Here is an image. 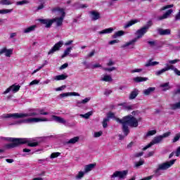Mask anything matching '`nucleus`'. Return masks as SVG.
<instances>
[{"instance_id": "1", "label": "nucleus", "mask_w": 180, "mask_h": 180, "mask_svg": "<svg viewBox=\"0 0 180 180\" xmlns=\"http://www.w3.org/2000/svg\"><path fill=\"white\" fill-rule=\"evenodd\" d=\"M38 112V113H37ZM41 115L42 116H47L49 115L48 112H44V109H30L28 110V112H15V113H9V114H3L1 117L3 119H25V117H33L34 116H37L38 115Z\"/></svg>"}, {"instance_id": "2", "label": "nucleus", "mask_w": 180, "mask_h": 180, "mask_svg": "<svg viewBox=\"0 0 180 180\" xmlns=\"http://www.w3.org/2000/svg\"><path fill=\"white\" fill-rule=\"evenodd\" d=\"M116 122L122 124V131L125 133V136H128L129 133H130L129 126V127H137L139 126V120L131 115H127L122 120L116 118Z\"/></svg>"}, {"instance_id": "3", "label": "nucleus", "mask_w": 180, "mask_h": 180, "mask_svg": "<svg viewBox=\"0 0 180 180\" xmlns=\"http://www.w3.org/2000/svg\"><path fill=\"white\" fill-rule=\"evenodd\" d=\"M153 26V21L150 20L148 22L147 25L141 27V29L138 30L136 32V38H134V39H131V41L127 42L125 44L122 46L124 49L126 47H129V46H131L129 49H134V43L139 40V39H141L144 34H146L147 32H148V30L150 27Z\"/></svg>"}, {"instance_id": "4", "label": "nucleus", "mask_w": 180, "mask_h": 180, "mask_svg": "<svg viewBox=\"0 0 180 180\" xmlns=\"http://www.w3.org/2000/svg\"><path fill=\"white\" fill-rule=\"evenodd\" d=\"M3 140H6L7 141H11V143L5 145L6 148H15L20 146V144H26L27 143V139L22 138H2Z\"/></svg>"}, {"instance_id": "5", "label": "nucleus", "mask_w": 180, "mask_h": 180, "mask_svg": "<svg viewBox=\"0 0 180 180\" xmlns=\"http://www.w3.org/2000/svg\"><path fill=\"white\" fill-rule=\"evenodd\" d=\"M176 160H172L168 162H165L158 165V168L154 170L155 175L156 176H160L161 175V171H167L169 168H171Z\"/></svg>"}, {"instance_id": "6", "label": "nucleus", "mask_w": 180, "mask_h": 180, "mask_svg": "<svg viewBox=\"0 0 180 180\" xmlns=\"http://www.w3.org/2000/svg\"><path fill=\"white\" fill-rule=\"evenodd\" d=\"M169 136H171V132L167 131L162 135L155 136L152 141L143 148V151H146V150L150 148V147L154 146V144H160V143H161L164 139H166V137H169Z\"/></svg>"}, {"instance_id": "7", "label": "nucleus", "mask_w": 180, "mask_h": 180, "mask_svg": "<svg viewBox=\"0 0 180 180\" xmlns=\"http://www.w3.org/2000/svg\"><path fill=\"white\" fill-rule=\"evenodd\" d=\"M39 122H50V120L47 118H37L30 117L25 120H21L15 123V124H22V123L31 124V123H39Z\"/></svg>"}, {"instance_id": "8", "label": "nucleus", "mask_w": 180, "mask_h": 180, "mask_svg": "<svg viewBox=\"0 0 180 180\" xmlns=\"http://www.w3.org/2000/svg\"><path fill=\"white\" fill-rule=\"evenodd\" d=\"M58 12H60L61 16L59 18H55L52 19V23H56V26L60 27V26L63 25V22L64 21V18H65V12L64 11V8H56Z\"/></svg>"}, {"instance_id": "9", "label": "nucleus", "mask_w": 180, "mask_h": 180, "mask_svg": "<svg viewBox=\"0 0 180 180\" xmlns=\"http://www.w3.org/2000/svg\"><path fill=\"white\" fill-rule=\"evenodd\" d=\"M127 174H129V171L127 170L115 171L112 175L110 176V178H119L120 179H124V178L127 176Z\"/></svg>"}, {"instance_id": "10", "label": "nucleus", "mask_w": 180, "mask_h": 180, "mask_svg": "<svg viewBox=\"0 0 180 180\" xmlns=\"http://www.w3.org/2000/svg\"><path fill=\"white\" fill-rule=\"evenodd\" d=\"M62 46H64V41H59L49 50L48 54L50 56L54 54L56 51H60Z\"/></svg>"}, {"instance_id": "11", "label": "nucleus", "mask_w": 180, "mask_h": 180, "mask_svg": "<svg viewBox=\"0 0 180 180\" xmlns=\"http://www.w3.org/2000/svg\"><path fill=\"white\" fill-rule=\"evenodd\" d=\"M19 89H20V85L13 84L3 92V95H6V94H9L11 91H13V94H16V92L19 91Z\"/></svg>"}, {"instance_id": "12", "label": "nucleus", "mask_w": 180, "mask_h": 180, "mask_svg": "<svg viewBox=\"0 0 180 180\" xmlns=\"http://www.w3.org/2000/svg\"><path fill=\"white\" fill-rule=\"evenodd\" d=\"M1 54H5L6 57H11V56H12V54H13V49H6V47H4L1 49H0V56H1Z\"/></svg>"}, {"instance_id": "13", "label": "nucleus", "mask_w": 180, "mask_h": 180, "mask_svg": "<svg viewBox=\"0 0 180 180\" xmlns=\"http://www.w3.org/2000/svg\"><path fill=\"white\" fill-rule=\"evenodd\" d=\"M38 20L41 25H44L45 27L47 29L51 27V25H53L52 19H39Z\"/></svg>"}, {"instance_id": "14", "label": "nucleus", "mask_w": 180, "mask_h": 180, "mask_svg": "<svg viewBox=\"0 0 180 180\" xmlns=\"http://www.w3.org/2000/svg\"><path fill=\"white\" fill-rule=\"evenodd\" d=\"M89 15L91 20L95 21L101 19V13L96 11H89Z\"/></svg>"}, {"instance_id": "15", "label": "nucleus", "mask_w": 180, "mask_h": 180, "mask_svg": "<svg viewBox=\"0 0 180 180\" xmlns=\"http://www.w3.org/2000/svg\"><path fill=\"white\" fill-rule=\"evenodd\" d=\"M139 94H140V91L137 89H134L129 94V99L130 101H133V99H136L137 96H139Z\"/></svg>"}, {"instance_id": "16", "label": "nucleus", "mask_w": 180, "mask_h": 180, "mask_svg": "<svg viewBox=\"0 0 180 180\" xmlns=\"http://www.w3.org/2000/svg\"><path fill=\"white\" fill-rule=\"evenodd\" d=\"M51 120H54V122H57L58 123H61L62 124H65V123H67V121L64 120V118L61 117H58L57 115H51Z\"/></svg>"}, {"instance_id": "17", "label": "nucleus", "mask_w": 180, "mask_h": 180, "mask_svg": "<svg viewBox=\"0 0 180 180\" xmlns=\"http://www.w3.org/2000/svg\"><path fill=\"white\" fill-rule=\"evenodd\" d=\"M71 50H72V46L66 48V49L63 52V54L61 56V58H65L67 56H70V57H77V55H70V53H71Z\"/></svg>"}, {"instance_id": "18", "label": "nucleus", "mask_w": 180, "mask_h": 180, "mask_svg": "<svg viewBox=\"0 0 180 180\" xmlns=\"http://www.w3.org/2000/svg\"><path fill=\"white\" fill-rule=\"evenodd\" d=\"M174 12L172 9L168 10L165 14L162 16L158 17V20H163V19H167L169 18V15Z\"/></svg>"}, {"instance_id": "19", "label": "nucleus", "mask_w": 180, "mask_h": 180, "mask_svg": "<svg viewBox=\"0 0 180 180\" xmlns=\"http://www.w3.org/2000/svg\"><path fill=\"white\" fill-rule=\"evenodd\" d=\"M160 88H161L162 91H163V92H165L167 91H169V89H171V86H169V82H165V83H162L160 85Z\"/></svg>"}, {"instance_id": "20", "label": "nucleus", "mask_w": 180, "mask_h": 180, "mask_svg": "<svg viewBox=\"0 0 180 180\" xmlns=\"http://www.w3.org/2000/svg\"><path fill=\"white\" fill-rule=\"evenodd\" d=\"M79 94L77 92H68V93H63L60 94V98H65L67 96H79Z\"/></svg>"}, {"instance_id": "21", "label": "nucleus", "mask_w": 180, "mask_h": 180, "mask_svg": "<svg viewBox=\"0 0 180 180\" xmlns=\"http://www.w3.org/2000/svg\"><path fill=\"white\" fill-rule=\"evenodd\" d=\"M158 32L159 34H160V36H167L168 34H171V30L169 29L164 30V29L160 28L158 30Z\"/></svg>"}, {"instance_id": "22", "label": "nucleus", "mask_w": 180, "mask_h": 180, "mask_svg": "<svg viewBox=\"0 0 180 180\" xmlns=\"http://www.w3.org/2000/svg\"><path fill=\"white\" fill-rule=\"evenodd\" d=\"M100 81H103V82H112L113 79L112 78V76L109 75H104L101 77Z\"/></svg>"}, {"instance_id": "23", "label": "nucleus", "mask_w": 180, "mask_h": 180, "mask_svg": "<svg viewBox=\"0 0 180 180\" xmlns=\"http://www.w3.org/2000/svg\"><path fill=\"white\" fill-rule=\"evenodd\" d=\"M37 27V25H31L27 28H25L23 30V33L27 34V33H32V32H34V30H36Z\"/></svg>"}, {"instance_id": "24", "label": "nucleus", "mask_w": 180, "mask_h": 180, "mask_svg": "<svg viewBox=\"0 0 180 180\" xmlns=\"http://www.w3.org/2000/svg\"><path fill=\"white\" fill-rule=\"evenodd\" d=\"M95 167H96V164L95 163H91L87 165L84 166V172L86 174H87V172H90V171H92V169H94V168H95Z\"/></svg>"}, {"instance_id": "25", "label": "nucleus", "mask_w": 180, "mask_h": 180, "mask_svg": "<svg viewBox=\"0 0 180 180\" xmlns=\"http://www.w3.org/2000/svg\"><path fill=\"white\" fill-rule=\"evenodd\" d=\"M68 78V76L66 75H56L53 77V79L55 81H64V79H67Z\"/></svg>"}, {"instance_id": "26", "label": "nucleus", "mask_w": 180, "mask_h": 180, "mask_svg": "<svg viewBox=\"0 0 180 180\" xmlns=\"http://www.w3.org/2000/svg\"><path fill=\"white\" fill-rule=\"evenodd\" d=\"M113 28L110 27L98 32V34H109L113 32Z\"/></svg>"}, {"instance_id": "27", "label": "nucleus", "mask_w": 180, "mask_h": 180, "mask_svg": "<svg viewBox=\"0 0 180 180\" xmlns=\"http://www.w3.org/2000/svg\"><path fill=\"white\" fill-rule=\"evenodd\" d=\"M160 64L158 61H153L152 60H149L145 64V67H154L155 65H158Z\"/></svg>"}, {"instance_id": "28", "label": "nucleus", "mask_w": 180, "mask_h": 180, "mask_svg": "<svg viewBox=\"0 0 180 180\" xmlns=\"http://www.w3.org/2000/svg\"><path fill=\"white\" fill-rule=\"evenodd\" d=\"M89 101H91V97H87L82 101H77V106H79L80 105H85V104L88 103V102H89Z\"/></svg>"}, {"instance_id": "29", "label": "nucleus", "mask_w": 180, "mask_h": 180, "mask_svg": "<svg viewBox=\"0 0 180 180\" xmlns=\"http://www.w3.org/2000/svg\"><path fill=\"white\" fill-rule=\"evenodd\" d=\"M139 20H130L124 25V28L127 29L130 27V26H133V25H136V23H139Z\"/></svg>"}, {"instance_id": "30", "label": "nucleus", "mask_w": 180, "mask_h": 180, "mask_svg": "<svg viewBox=\"0 0 180 180\" xmlns=\"http://www.w3.org/2000/svg\"><path fill=\"white\" fill-rule=\"evenodd\" d=\"M79 141V136H75L66 142V144H75Z\"/></svg>"}, {"instance_id": "31", "label": "nucleus", "mask_w": 180, "mask_h": 180, "mask_svg": "<svg viewBox=\"0 0 180 180\" xmlns=\"http://www.w3.org/2000/svg\"><path fill=\"white\" fill-rule=\"evenodd\" d=\"M134 82H144L146 81H148V77H136L134 79Z\"/></svg>"}, {"instance_id": "32", "label": "nucleus", "mask_w": 180, "mask_h": 180, "mask_svg": "<svg viewBox=\"0 0 180 180\" xmlns=\"http://www.w3.org/2000/svg\"><path fill=\"white\" fill-rule=\"evenodd\" d=\"M155 91V87H149L147 89L143 90L144 95L148 96L150 94H153Z\"/></svg>"}, {"instance_id": "33", "label": "nucleus", "mask_w": 180, "mask_h": 180, "mask_svg": "<svg viewBox=\"0 0 180 180\" xmlns=\"http://www.w3.org/2000/svg\"><path fill=\"white\" fill-rule=\"evenodd\" d=\"M94 115V111H89L86 114H81L79 116L80 117H83V119H89Z\"/></svg>"}, {"instance_id": "34", "label": "nucleus", "mask_w": 180, "mask_h": 180, "mask_svg": "<svg viewBox=\"0 0 180 180\" xmlns=\"http://www.w3.org/2000/svg\"><path fill=\"white\" fill-rule=\"evenodd\" d=\"M165 68L166 69V71H169V70H172L174 72L176 70V68H175L174 65H169V63H166Z\"/></svg>"}, {"instance_id": "35", "label": "nucleus", "mask_w": 180, "mask_h": 180, "mask_svg": "<svg viewBox=\"0 0 180 180\" xmlns=\"http://www.w3.org/2000/svg\"><path fill=\"white\" fill-rule=\"evenodd\" d=\"M85 174H86L85 172H82V171L79 172L78 174L75 176V179L77 180L82 179Z\"/></svg>"}, {"instance_id": "36", "label": "nucleus", "mask_w": 180, "mask_h": 180, "mask_svg": "<svg viewBox=\"0 0 180 180\" xmlns=\"http://www.w3.org/2000/svg\"><path fill=\"white\" fill-rule=\"evenodd\" d=\"M171 109L172 110H176V109H180V102L174 103V104H171Z\"/></svg>"}, {"instance_id": "37", "label": "nucleus", "mask_w": 180, "mask_h": 180, "mask_svg": "<svg viewBox=\"0 0 180 180\" xmlns=\"http://www.w3.org/2000/svg\"><path fill=\"white\" fill-rule=\"evenodd\" d=\"M123 34H124V32L120 30V31L115 32L112 35V37H113V39H117V37H120V36H123Z\"/></svg>"}, {"instance_id": "38", "label": "nucleus", "mask_w": 180, "mask_h": 180, "mask_svg": "<svg viewBox=\"0 0 180 180\" xmlns=\"http://www.w3.org/2000/svg\"><path fill=\"white\" fill-rule=\"evenodd\" d=\"M147 43L148 46H150V47H151L152 49H153V47H157L158 46L157 41H155V40L148 41Z\"/></svg>"}, {"instance_id": "39", "label": "nucleus", "mask_w": 180, "mask_h": 180, "mask_svg": "<svg viewBox=\"0 0 180 180\" xmlns=\"http://www.w3.org/2000/svg\"><path fill=\"white\" fill-rule=\"evenodd\" d=\"M13 12V9H2L0 10V15H6V13H11Z\"/></svg>"}, {"instance_id": "40", "label": "nucleus", "mask_w": 180, "mask_h": 180, "mask_svg": "<svg viewBox=\"0 0 180 180\" xmlns=\"http://www.w3.org/2000/svg\"><path fill=\"white\" fill-rule=\"evenodd\" d=\"M167 71V69H165V68H162V70H158L155 72V75L157 76V77H160V75H162V74H164V72H166Z\"/></svg>"}, {"instance_id": "41", "label": "nucleus", "mask_w": 180, "mask_h": 180, "mask_svg": "<svg viewBox=\"0 0 180 180\" xmlns=\"http://www.w3.org/2000/svg\"><path fill=\"white\" fill-rule=\"evenodd\" d=\"M144 165V160L141 159L139 162H136L134 164L135 168H139V167H141V165Z\"/></svg>"}, {"instance_id": "42", "label": "nucleus", "mask_w": 180, "mask_h": 180, "mask_svg": "<svg viewBox=\"0 0 180 180\" xmlns=\"http://www.w3.org/2000/svg\"><path fill=\"white\" fill-rule=\"evenodd\" d=\"M13 4L11 0H1L0 1V5H12Z\"/></svg>"}, {"instance_id": "43", "label": "nucleus", "mask_w": 180, "mask_h": 180, "mask_svg": "<svg viewBox=\"0 0 180 180\" xmlns=\"http://www.w3.org/2000/svg\"><path fill=\"white\" fill-rule=\"evenodd\" d=\"M154 134H157V130L155 129L148 131L146 134V137H150V136H154Z\"/></svg>"}, {"instance_id": "44", "label": "nucleus", "mask_w": 180, "mask_h": 180, "mask_svg": "<svg viewBox=\"0 0 180 180\" xmlns=\"http://www.w3.org/2000/svg\"><path fill=\"white\" fill-rule=\"evenodd\" d=\"M107 119H108V120H110V119H115L116 120V117H115V113L110 112L107 114Z\"/></svg>"}, {"instance_id": "45", "label": "nucleus", "mask_w": 180, "mask_h": 180, "mask_svg": "<svg viewBox=\"0 0 180 180\" xmlns=\"http://www.w3.org/2000/svg\"><path fill=\"white\" fill-rule=\"evenodd\" d=\"M29 147H37L39 146V143L37 142H30L29 141V139H27V142Z\"/></svg>"}, {"instance_id": "46", "label": "nucleus", "mask_w": 180, "mask_h": 180, "mask_svg": "<svg viewBox=\"0 0 180 180\" xmlns=\"http://www.w3.org/2000/svg\"><path fill=\"white\" fill-rule=\"evenodd\" d=\"M26 4H29V1L27 0H22L21 1H17L16 5L18 6H22V5H26Z\"/></svg>"}, {"instance_id": "47", "label": "nucleus", "mask_w": 180, "mask_h": 180, "mask_svg": "<svg viewBox=\"0 0 180 180\" xmlns=\"http://www.w3.org/2000/svg\"><path fill=\"white\" fill-rule=\"evenodd\" d=\"M179 59L169 60L167 61V64L173 65V64H176V63H179Z\"/></svg>"}, {"instance_id": "48", "label": "nucleus", "mask_w": 180, "mask_h": 180, "mask_svg": "<svg viewBox=\"0 0 180 180\" xmlns=\"http://www.w3.org/2000/svg\"><path fill=\"white\" fill-rule=\"evenodd\" d=\"M109 122V118H104L103 121V127L106 129L108 127V122Z\"/></svg>"}, {"instance_id": "49", "label": "nucleus", "mask_w": 180, "mask_h": 180, "mask_svg": "<svg viewBox=\"0 0 180 180\" xmlns=\"http://www.w3.org/2000/svg\"><path fill=\"white\" fill-rule=\"evenodd\" d=\"M95 56V49H93L86 56V58H91Z\"/></svg>"}, {"instance_id": "50", "label": "nucleus", "mask_w": 180, "mask_h": 180, "mask_svg": "<svg viewBox=\"0 0 180 180\" xmlns=\"http://www.w3.org/2000/svg\"><path fill=\"white\" fill-rule=\"evenodd\" d=\"M171 8H174V4L167 5L160 8V11H165V9H169Z\"/></svg>"}, {"instance_id": "51", "label": "nucleus", "mask_w": 180, "mask_h": 180, "mask_svg": "<svg viewBox=\"0 0 180 180\" xmlns=\"http://www.w3.org/2000/svg\"><path fill=\"white\" fill-rule=\"evenodd\" d=\"M61 153L56 152V153H53L51 155V158H57V157H59V155H60Z\"/></svg>"}, {"instance_id": "52", "label": "nucleus", "mask_w": 180, "mask_h": 180, "mask_svg": "<svg viewBox=\"0 0 180 180\" xmlns=\"http://www.w3.org/2000/svg\"><path fill=\"white\" fill-rule=\"evenodd\" d=\"M103 70L104 71H108L109 72H110L112 71H116V68L115 67H112L111 68H103Z\"/></svg>"}, {"instance_id": "53", "label": "nucleus", "mask_w": 180, "mask_h": 180, "mask_svg": "<svg viewBox=\"0 0 180 180\" xmlns=\"http://www.w3.org/2000/svg\"><path fill=\"white\" fill-rule=\"evenodd\" d=\"M65 88H67V86L63 85L60 87H58V88L55 89V91H56V92H58L60 91H64V89H65Z\"/></svg>"}, {"instance_id": "54", "label": "nucleus", "mask_w": 180, "mask_h": 180, "mask_svg": "<svg viewBox=\"0 0 180 180\" xmlns=\"http://www.w3.org/2000/svg\"><path fill=\"white\" fill-rule=\"evenodd\" d=\"M112 89H107L104 91V95H105V96H109L110 94H112Z\"/></svg>"}, {"instance_id": "55", "label": "nucleus", "mask_w": 180, "mask_h": 180, "mask_svg": "<svg viewBox=\"0 0 180 180\" xmlns=\"http://www.w3.org/2000/svg\"><path fill=\"white\" fill-rule=\"evenodd\" d=\"M39 82H40V80H37V79L33 80L32 82H31L30 83V86L37 85L39 84Z\"/></svg>"}, {"instance_id": "56", "label": "nucleus", "mask_w": 180, "mask_h": 180, "mask_svg": "<svg viewBox=\"0 0 180 180\" xmlns=\"http://www.w3.org/2000/svg\"><path fill=\"white\" fill-rule=\"evenodd\" d=\"M103 132L102 131H98V132H95L94 136V137H101V136H102Z\"/></svg>"}, {"instance_id": "57", "label": "nucleus", "mask_w": 180, "mask_h": 180, "mask_svg": "<svg viewBox=\"0 0 180 180\" xmlns=\"http://www.w3.org/2000/svg\"><path fill=\"white\" fill-rule=\"evenodd\" d=\"M43 67H44V65H42L39 68H37V70H34L32 72V75H33L36 74V72H37L38 71H40V70H41V68H43Z\"/></svg>"}, {"instance_id": "58", "label": "nucleus", "mask_w": 180, "mask_h": 180, "mask_svg": "<svg viewBox=\"0 0 180 180\" xmlns=\"http://www.w3.org/2000/svg\"><path fill=\"white\" fill-rule=\"evenodd\" d=\"M141 71H143V69H135L132 70L131 72V74H134V72H141Z\"/></svg>"}, {"instance_id": "59", "label": "nucleus", "mask_w": 180, "mask_h": 180, "mask_svg": "<svg viewBox=\"0 0 180 180\" xmlns=\"http://www.w3.org/2000/svg\"><path fill=\"white\" fill-rule=\"evenodd\" d=\"M107 65L108 67H112V65H115V62L112 61V60H110L107 63Z\"/></svg>"}, {"instance_id": "60", "label": "nucleus", "mask_w": 180, "mask_h": 180, "mask_svg": "<svg viewBox=\"0 0 180 180\" xmlns=\"http://www.w3.org/2000/svg\"><path fill=\"white\" fill-rule=\"evenodd\" d=\"M118 136L120 137V140H124V137L127 136L125 133H124V135L119 134Z\"/></svg>"}, {"instance_id": "61", "label": "nucleus", "mask_w": 180, "mask_h": 180, "mask_svg": "<svg viewBox=\"0 0 180 180\" xmlns=\"http://www.w3.org/2000/svg\"><path fill=\"white\" fill-rule=\"evenodd\" d=\"M74 43V41L72 40H69L65 43V46H71Z\"/></svg>"}, {"instance_id": "62", "label": "nucleus", "mask_w": 180, "mask_h": 180, "mask_svg": "<svg viewBox=\"0 0 180 180\" xmlns=\"http://www.w3.org/2000/svg\"><path fill=\"white\" fill-rule=\"evenodd\" d=\"M176 157L180 156V146L177 148L176 151L175 152Z\"/></svg>"}, {"instance_id": "63", "label": "nucleus", "mask_w": 180, "mask_h": 180, "mask_svg": "<svg viewBox=\"0 0 180 180\" xmlns=\"http://www.w3.org/2000/svg\"><path fill=\"white\" fill-rule=\"evenodd\" d=\"M143 154H144V153L140 152V153H136L134 155V157H136V158H139V157H141L143 155Z\"/></svg>"}, {"instance_id": "64", "label": "nucleus", "mask_w": 180, "mask_h": 180, "mask_svg": "<svg viewBox=\"0 0 180 180\" xmlns=\"http://www.w3.org/2000/svg\"><path fill=\"white\" fill-rule=\"evenodd\" d=\"M153 176H148L143 179H141V180H150V179H153Z\"/></svg>"}]
</instances>
